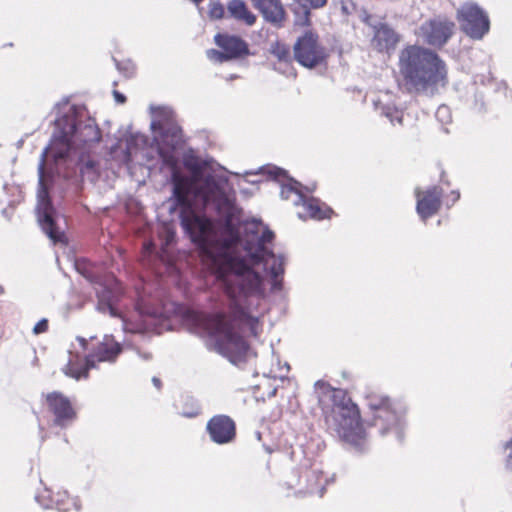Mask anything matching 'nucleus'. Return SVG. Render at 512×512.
<instances>
[{
  "mask_svg": "<svg viewBox=\"0 0 512 512\" xmlns=\"http://www.w3.org/2000/svg\"><path fill=\"white\" fill-rule=\"evenodd\" d=\"M506 455V465L509 468H512V438L505 444L504 446Z\"/></svg>",
  "mask_w": 512,
  "mask_h": 512,
  "instance_id": "nucleus-30",
  "label": "nucleus"
},
{
  "mask_svg": "<svg viewBox=\"0 0 512 512\" xmlns=\"http://www.w3.org/2000/svg\"><path fill=\"white\" fill-rule=\"evenodd\" d=\"M121 352V346L111 336H105L97 349L85 358L84 364H78L72 359L63 368L65 375L76 380L86 378L88 371L96 367V362H113Z\"/></svg>",
  "mask_w": 512,
  "mask_h": 512,
  "instance_id": "nucleus-7",
  "label": "nucleus"
},
{
  "mask_svg": "<svg viewBox=\"0 0 512 512\" xmlns=\"http://www.w3.org/2000/svg\"><path fill=\"white\" fill-rule=\"evenodd\" d=\"M152 382H153L154 386H155L157 389H159V388H160V386H161V382H160V380H159L157 377H153V378H152Z\"/></svg>",
  "mask_w": 512,
  "mask_h": 512,
  "instance_id": "nucleus-36",
  "label": "nucleus"
},
{
  "mask_svg": "<svg viewBox=\"0 0 512 512\" xmlns=\"http://www.w3.org/2000/svg\"><path fill=\"white\" fill-rule=\"evenodd\" d=\"M270 52L280 61H287L290 58L289 48L280 42L272 43Z\"/></svg>",
  "mask_w": 512,
  "mask_h": 512,
  "instance_id": "nucleus-24",
  "label": "nucleus"
},
{
  "mask_svg": "<svg viewBox=\"0 0 512 512\" xmlns=\"http://www.w3.org/2000/svg\"><path fill=\"white\" fill-rule=\"evenodd\" d=\"M225 10L220 3H211L209 7V15L211 18L220 19L224 16Z\"/></svg>",
  "mask_w": 512,
  "mask_h": 512,
  "instance_id": "nucleus-27",
  "label": "nucleus"
},
{
  "mask_svg": "<svg viewBox=\"0 0 512 512\" xmlns=\"http://www.w3.org/2000/svg\"><path fill=\"white\" fill-rule=\"evenodd\" d=\"M436 117L443 122H447L450 119L449 108L445 105L440 106L436 111Z\"/></svg>",
  "mask_w": 512,
  "mask_h": 512,
  "instance_id": "nucleus-28",
  "label": "nucleus"
},
{
  "mask_svg": "<svg viewBox=\"0 0 512 512\" xmlns=\"http://www.w3.org/2000/svg\"><path fill=\"white\" fill-rule=\"evenodd\" d=\"M84 276L91 282L97 283L100 287L96 289L98 304L97 309L100 312H109L112 317H119L125 332L144 333L151 330L152 317H143L142 312H134L127 317L122 315L115 307V301L119 295V289L113 279H108L102 283L90 273H84Z\"/></svg>",
  "mask_w": 512,
  "mask_h": 512,
  "instance_id": "nucleus-5",
  "label": "nucleus"
},
{
  "mask_svg": "<svg viewBox=\"0 0 512 512\" xmlns=\"http://www.w3.org/2000/svg\"><path fill=\"white\" fill-rule=\"evenodd\" d=\"M235 78H237V76H236V75H231L228 79H229V80H233V79H235Z\"/></svg>",
  "mask_w": 512,
  "mask_h": 512,
  "instance_id": "nucleus-40",
  "label": "nucleus"
},
{
  "mask_svg": "<svg viewBox=\"0 0 512 512\" xmlns=\"http://www.w3.org/2000/svg\"><path fill=\"white\" fill-rule=\"evenodd\" d=\"M390 98L388 93H385L379 96L376 100H374V105L377 110H380L383 115L390 119L391 123L394 125L395 121L398 124H402L403 120V112L395 109L393 106L385 104L384 101Z\"/></svg>",
  "mask_w": 512,
  "mask_h": 512,
  "instance_id": "nucleus-22",
  "label": "nucleus"
},
{
  "mask_svg": "<svg viewBox=\"0 0 512 512\" xmlns=\"http://www.w3.org/2000/svg\"><path fill=\"white\" fill-rule=\"evenodd\" d=\"M227 12L231 18L247 26L254 25L257 19L243 0H230L227 4Z\"/></svg>",
  "mask_w": 512,
  "mask_h": 512,
  "instance_id": "nucleus-21",
  "label": "nucleus"
},
{
  "mask_svg": "<svg viewBox=\"0 0 512 512\" xmlns=\"http://www.w3.org/2000/svg\"><path fill=\"white\" fill-rule=\"evenodd\" d=\"M117 68L120 72L124 73L126 77L131 76L134 70L132 64L130 63H126L124 65H120L119 63H117Z\"/></svg>",
  "mask_w": 512,
  "mask_h": 512,
  "instance_id": "nucleus-31",
  "label": "nucleus"
},
{
  "mask_svg": "<svg viewBox=\"0 0 512 512\" xmlns=\"http://www.w3.org/2000/svg\"><path fill=\"white\" fill-rule=\"evenodd\" d=\"M48 410L54 415V424L66 428L77 417L76 410L70 400L60 392H51L46 395Z\"/></svg>",
  "mask_w": 512,
  "mask_h": 512,
  "instance_id": "nucleus-14",
  "label": "nucleus"
},
{
  "mask_svg": "<svg viewBox=\"0 0 512 512\" xmlns=\"http://www.w3.org/2000/svg\"><path fill=\"white\" fill-rule=\"evenodd\" d=\"M215 43L227 54L229 59H234L248 53L247 44L237 36L217 34L215 36Z\"/></svg>",
  "mask_w": 512,
  "mask_h": 512,
  "instance_id": "nucleus-19",
  "label": "nucleus"
},
{
  "mask_svg": "<svg viewBox=\"0 0 512 512\" xmlns=\"http://www.w3.org/2000/svg\"><path fill=\"white\" fill-rule=\"evenodd\" d=\"M47 329H48V320L43 318L33 327V333L35 335H39L41 333L46 332Z\"/></svg>",
  "mask_w": 512,
  "mask_h": 512,
  "instance_id": "nucleus-29",
  "label": "nucleus"
},
{
  "mask_svg": "<svg viewBox=\"0 0 512 512\" xmlns=\"http://www.w3.org/2000/svg\"><path fill=\"white\" fill-rule=\"evenodd\" d=\"M308 192H313V188L312 189H309V188H306Z\"/></svg>",
  "mask_w": 512,
  "mask_h": 512,
  "instance_id": "nucleus-42",
  "label": "nucleus"
},
{
  "mask_svg": "<svg viewBox=\"0 0 512 512\" xmlns=\"http://www.w3.org/2000/svg\"><path fill=\"white\" fill-rule=\"evenodd\" d=\"M265 21L275 27H281L285 20V10L280 0H251Z\"/></svg>",
  "mask_w": 512,
  "mask_h": 512,
  "instance_id": "nucleus-18",
  "label": "nucleus"
},
{
  "mask_svg": "<svg viewBox=\"0 0 512 512\" xmlns=\"http://www.w3.org/2000/svg\"><path fill=\"white\" fill-rule=\"evenodd\" d=\"M236 185L241 188V181L239 180Z\"/></svg>",
  "mask_w": 512,
  "mask_h": 512,
  "instance_id": "nucleus-41",
  "label": "nucleus"
},
{
  "mask_svg": "<svg viewBox=\"0 0 512 512\" xmlns=\"http://www.w3.org/2000/svg\"><path fill=\"white\" fill-rule=\"evenodd\" d=\"M300 183L297 181H291L288 184H281V197L285 200H291L295 206H302V211H298V217L313 218L317 220L329 217V213L332 212L324 203H321L318 199L308 198L300 190Z\"/></svg>",
  "mask_w": 512,
  "mask_h": 512,
  "instance_id": "nucleus-9",
  "label": "nucleus"
},
{
  "mask_svg": "<svg viewBox=\"0 0 512 512\" xmlns=\"http://www.w3.org/2000/svg\"><path fill=\"white\" fill-rule=\"evenodd\" d=\"M315 386H316V388H322V387H325V383L322 381H317L315 383Z\"/></svg>",
  "mask_w": 512,
  "mask_h": 512,
  "instance_id": "nucleus-39",
  "label": "nucleus"
},
{
  "mask_svg": "<svg viewBox=\"0 0 512 512\" xmlns=\"http://www.w3.org/2000/svg\"><path fill=\"white\" fill-rule=\"evenodd\" d=\"M304 9H319L327 4L328 0H293Z\"/></svg>",
  "mask_w": 512,
  "mask_h": 512,
  "instance_id": "nucleus-25",
  "label": "nucleus"
},
{
  "mask_svg": "<svg viewBox=\"0 0 512 512\" xmlns=\"http://www.w3.org/2000/svg\"><path fill=\"white\" fill-rule=\"evenodd\" d=\"M77 340L79 341V343L81 344V346H82L83 348H85V347H86V343H87V341H86V339H85V338L78 337V338H77Z\"/></svg>",
  "mask_w": 512,
  "mask_h": 512,
  "instance_id": "nucleus-38",
  "label": "nucleus"
},
{
  "mask_svg": "<svg viewBox=\"0 0 512 512\" xmlns=\"http://www.w3.org/2000/svg\"><path fill=\"white\" fill-rule=\"evenodd\" d=\"M173 192L181 225L232 301L234 318L258 336L266 291L280 290L284 273L283 257L268 247L273 232L256 219L237 227L234 185L206 167L191 177L174 172Z\"/></svg>",
  "mask_w": 512,
  "mask_h": 512,
  "instance_id": "nucleus-1",
  "label": "nucleus"
},
{
  "mask_svg": "<svg viewBox=\"0 0 512 512\" xmlns=\"http://www.w3.org/2000/svg\"><path fill=\"white\" fill-rule=\"evenodd\" d=\"M417 197L416 210L419 216L426 220L434 215L440 208L442 190L438 187H432L425 192L419 189L415 191Z\"/></svg>",
  "mask_w": 512,
  "mask_h": 512,
  "instance_id": "nucleus-17",
  "label": "nucleus"
},
{
  "mask_svg": "<svg viewBox=\"0 0 512 512\" xmlns=\"http://www.w3.org/2000/svg\"><path fill=\"white\" fill-rule=\"evenodd\" d=\"M151 128L154 132V138L157 142V151L160 157L165 164L174 167L176 165V159L165 152L163 146L175 148L181 142L180 128L171 121H153Z\"/></svg>",
  "mask_w": 512,
  "mask_h": 512,
  "instance_id": "nucleus-12",
  "label": "nucleus"
},
{
  "mask_svg": "<svg viewBox=\"0 0 512 512\" xmlns=\"http://www.w3.org/2000/svg\"><path fill=\"white\" fill-rule=\"evenodd\" d=\"M364 22L373 29L374 36L371 43L376 50L379 52H389L395 49L399 36L388 24L377 20L371 15L365 16Z\"/></svg>",
  "mask_w": 512,
  "mask_h": 512,
  "instance_id": "nucleus-15",
  "label": "nucleus"
},
{
  "mask_svg": "<svg viewBox=\"0 0 512 512\" xmlns=\"http://www.w3.org/2000/svg\"><path fill=\"white\" fill-rule=\"evenodd\" d=\"M207 430L211 439L217 444H226L235 437V424L226 415H217L210 419Z\"/></svg>",
  "mask_w": 512,
  "mask_h": 512,
  "instance_id": "nucleus-16",
  "label": "nucleus"
},
{
  "mask_svg": "<svg viewBox=\"0 0 512 512\" xmlns=\"http://www.w3.org/2000/svg\"><path fill=\"white\" fill-rule=\"evenodd\" d=\"M45 508H56L60 512H67L70 510L71 506H73L76 510L79 509L76 501L70 500L65 491L58 492L53 498H51L50 503L43 504Z\"/></svg>",
  "mask_w": 512,
  "mask_h": 512,
  "instance_id": "nucleus-23",
  "label": "nucleus"
},
{
  "mask_svg": "<svg viewBox=\"0 0 512 512\" xmlns=\"http://www.w3.org/2000/svg\"><path fill=\"white\" fill-rule=\"evenodd\" d=\"M252 175H256V173H252V172H245L244 175H242V180L247 182V183H252V184H255V183H258L260 180H254V179H249L250 176Z\"/></svg>",
  "mask_w": 512,
  "mask_h": 512,
  "instance_id": "nucleus-34",
  "label": "nucleus"
},
{
  "mask_svg": "<svg viewBox=\"0 0 512 512\" xmlns=\"http://www.w3.org/2000/svg\"><path fill=\"white\" fill-rule=\"evenodd\" d=\"M455 24L445 18H434L422 23L416 30L417 37L428 45L442 47L452 37Z\"/></svg>",
  "mask_w": 512,
  "mask_h": 512,
  "instance_id": "nucleus-11",
  "label": "nucleus"
},
{
  "mask_svg": "<svg viewBox=\"0 0 512 512\" xmlns=\"http://www.w3.org/2000/svg\"><path fill=\"white\" fill-rule=\"evenodd\" d=\"M295 59L304 67L312 68L325 58V50L319 45L317 36L306 32L294 45Z\"/></svg>",
  "mask_w": 512,
  "mask_h": 512,
  "instance_id": "nucleus-13",
  "label": "nucleus"
},
{
  "mask_svg": "<svg viewBox=\"0 0 512 512\" xmlns=\"http://www.w3.org/2000/svg\"><path fill=\"white\" fill-rule=\"evenodd\" d=\"M399 68L407 83L416 91L445 84V64L427 48L411 45L403 49L399 56Z\"/></svg>",
  "mask_w": 512,
  "mask_h": 512,
  "instance_id": "nucleus-4",
  "label": "nucleus"
},
{
  "mask_svg": "<svg viewBox=\"0 0 512 512\" xmlns=\"http://www.w3.org/2000/svg\"><path fill=\"white\" fill-rule=\"evenodd\" d=\"M198 413H199V409L196 408L193 412L184 413V415H186L188 417H194V416L198 415Z\"/></svg>",
  "mask_w": 512,
  "mask_h": 512,
  "instance_id": "nucleus-37",
  "label": "nucleus"
},
{
  "mask_svg": "<svg viewBox=\"0 0 512 512\" xmlns=\"http://www.w3.org/2000/svg\"><path fill=\"white\" fill-rule=\"evenodd\" d=\"M328 421L331 422L339 437L346 442L359 445L364 438L359 411L356 405L350 401L342 405H335Z\"/></svg>",
  "mask_w": 512,
  "mask_h": 512,
  "instance_id": "nucleus-6",
  "label": "nucleus"
},
{
  "mask_svg": "<svg viewBox=\"0 0 512 512\" xmlns=\"http://www.w3.org/2000/svg\"><path fill=\"white\" fill-rule=\"evenodd\" d=\"M146 144V137L143 134H132L125 140V146L120 143L119 149L122 150V156L119 159L123 164H129L134 160L139 159V154H142L144 145ZM143 157V155H141Z\"/></svg>",
  "mask_w": 512,
  "mask_h": 512,
  "instance_id": "nucleus-20",
  "label": "nucleus"
},
{
  "mask_svg": "<svg viewBox=\"0 0 512 512\" xmlns=\"http://www.w3.org/2000/svg\"><path fill=\"white\" fill-rule=\"evenodd\" d=\"M184 325L191 332L208 336L214 341L217 351L232 362L246 359L250 349L235 331L230 321L222 314H205L191 308L182 307L179 311Z\"/></svg>",
  "mask_w": 512,
  "mask_h": 512,
  "instance_id": "nucleus-3",
  "label": "nucleus"
},
{
  "mask_svg": "<svg viewBox=\"0 0 512 512\" xmlns=\"http://www.w3.org/2000/svg\"><path fill=\"white\" fill-rule=\"evenodd\" d=\"M100 140V131L93 120L78 123L76 111L72 106L67 107L64 115L55 120V130L49 146L43 151L38 166L37 214L38 222L44 233L54 244L65 243L63 229L54 217V210L48 196V185L52 178V162L58 165L65 160L72 149H78L82 144L94 143Z\"/></svg>",
  "mask_w": 512,
  "mask_h": 512,
  "instance_id": "nucleus-2",
  "label": "nucleus"
},
{
  "mask_svg": "<svg viewBox=\"0 0 512 512\" xmlns=\"http://www.w3.org/2000/svg\"><path fill=\"white\" fill-rule=\"evenodd\" d=\"M366 400L367 406L373 413V424L379 427L380 433L385 435L393 430L396 436L401 438L402 415L390 400L376 393L368 395Z\"/></svg>",
  "mask_w": 512,
  "mask_h": 512,
  "instance_id": "nucleus-8",
  "label": "nucleus"
},
{
  "mask_svg": "<svg viewBox=\"0 0 512 512\" xmlns=\"http://www.w3.org/2000/svg\"><path fill=\"white\" fill-rule=\"evenodd\" d=\"M113 96L115 101L119 104H124L126 102V97L117 90L113 91Z\"/></svg>",
  "mask_w": 512,
  "mask_h": 512,
  "instance_id": "nucleus-33",
  "label": "nucleus"
},
{
  "mask_svg": "<svg viewBox=\"0 0 512 512\" xmlns=\"http://www.w3.org/2000/svg\"><path fill=\"white\" fill-rule=\"evenodd\" d=\"M261 171H264V169H261ZM265 171L275 179L285 174V171L277 167L267 168Z\"/></svg>",
  "mask_w": 512,
  "mask_h": 512,
  "instance_id": "nucleus-32",
  "label": "nucleus"
},
{
  "mask_svg": "<svg viewBox=\"0 0 512 512\" xmlns=\"http://www.w3.org/2000/svg\"><path fill=\"white\" fill-rule=\"evenodd\" d=\"M207 57L214 62L222 63L224 61L230 60L227 54L223 51H218L215 49H211L207 51Z\"/></svg>",
  "mask_w": 512,
  "mask_h": 512,
  "instance_id": "nucleus-26",
  "label": "nucleus"
},
{
  "mask_svg": "<svg viewBox=\"0 0 512 512\" xmlns=\"http://www.w3.org/2000/svg\"><path fill=\"white\" fill-rule=\"evenodd\" d=\"M456 18L461 30L473 39H482L489 31L487 14L474 2L462 4L457 10Z\"/></svg>",
  "mask_w": 512,
  "mask_h": 512,
  "instance_id": "nucleus-10",
  "label": "nucleus"
},
{
  "mask_svg": "<svg viewBox=\"0 0 512 512\" xmlns=\"http://www.w3.org/2000/svg\"><path fill=\"white\" fill-rule=\"evenodd\" d=\"M451 195H452V202H453V203H454V202H456V201L459 199V197H460V194H459V192H457V191H453V192L451 193Z\"/></svg>",
  "mask_w": 512,
  "mask_h": 512,
  "instance_id": "nucleus-35",
  "label": "nucleus"
}]
</instances>
